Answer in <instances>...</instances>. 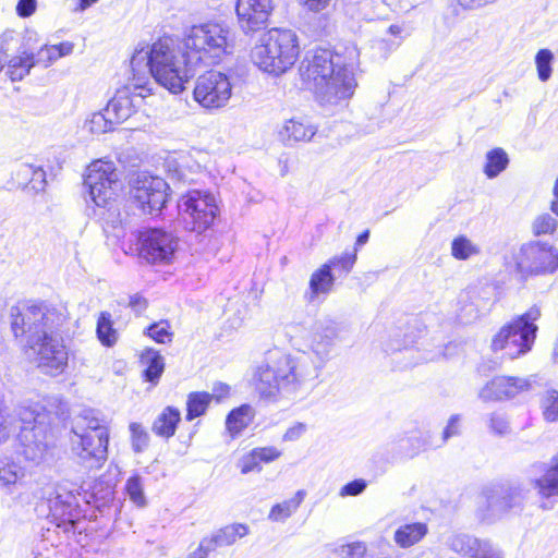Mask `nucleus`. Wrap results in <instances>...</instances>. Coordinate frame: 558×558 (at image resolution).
<instances>
[{"mask_svg":"<svg viewBox=\"0 0 558 558\" xmlns=\"http://www.w3.org/2000/svg\"><path fill=\"white\" fill-rule=\"evenodd\" d=\"M509 165L507 153L499 147L493 148L486 153L484 173L488 179L497 178Z\"/></svg>","mask_w":558,"mask_h":558,"instance_id":"72a5a7b5","label":"nucleus"},{"mask_svg":"<svg viewBox=\"0 0 558 558\" xmlns=\"http://www.w3.org/2000/svg\"><path fill=\"white\" fill-rule=\"evenodd\" d=\"M531 388L527 378L518 376H496L489 380L478 393L483 401H500L511 399Z\"/></svg>","mask_w":558,"mask_h":558,"instance_id":"412c9836","label":"nucleus"},{"mask_svg":"<svg viewBox=\"0 0 558 558\" xmlns=\"http://www.w3.org/2000/svg\"><path fill=\"white\" fill-rule=\"evenodd\" d=\"M489 428L494 434L499 436L508 434L509 423L505 414L499 412L492 413L489 417Z\"/></svg>","mask_w":558,"mask_h":558,"instance_id":"603ef678","label":"nucleus"},{"mask_svg":"<svg viewBox=\"0 0 558 558\" xmlns=\"http://www.w3.org/2000/svg\"><path fill=\"white\" fill-rule=\"evenodd\" d=\"M482 543L481 539L465 533H457L447 537L446 545L454 553L472 558L478 546Z\"/></svg>","mask_w":558,"mask_h":558,"instance_id":"7c9ffc66","label":"nucleus"},{"mask_svg":"<svg viewBox=\"0 0 558 558\" xmlns=\"http://www.w3.org/2000/svg\"><path fill=\"white\" fill-rule=\"evenodd\" d=\"M181 422V412L178 408L168 405L155 418L151 430L155 435L169 439L171 438Z\"/></svg>","mask_w":558,"mask_h":558,"instance_id":"393cba45","label":"nucleus"},{"mask_svg":"<svg viewBox=\"0 0 558 558\" xmlns=\"http://www.w3.org/2000/svg\"><path fill=\"white\" fill-rule=\"evenodd\" d=\"M118 175L111 162L94 161L84 175V186L89 199L99 208L111 209Z\"/></svg>","mask_w":558,"mask_h":558,"instance_id":"4468645a","label":"nucleus"},{"mask_svg":"<svg viewBox=\"0 0 558 558\" xmlns=\"http://www.w3.org/2000/svg\"><path fill=\"white\" fill-rule=\"evenodd\" d=\"M118 125L113 122L112 117L108 114V109L93 113L92 118L86 121L85 128L93 134H102L112 131Z\"/></svg>","mask_w":558,"mask_h":558,"instance_id":"a19ab883","label":"nucleus"},{"mask_svg":"<svg viewBox=\"0 0 558 558\" xmlns=\"http://www.w3.org/2000/svg\"><path fill=\"white\" fill-rule=\"evenodd\" d=\"M34 169L35 166L31 163L20 165L19 169L16 170V179L23 180V183L26 185V183L29 182V178L33 174Z\"/></svg>","mask_w":558,"mask_h":558,"instance_id":"69168bd1","label":"nucleus"},{"mask_svg":"<svg viewBox=\"0 0 558 558\" xmlns=\"http://www.w3.org/2000/svg\"><path fill=\"white\" fill-rule=\"evenodd\" d=\"M316 132L317 129L314 125L291 119L286 122L283 129L280 131V136L287 145H292V143L296 142L311 141Z\"/></svg>","mask_w":558,"mask_h":558,"instance_id":"cd10ccee","label":"nucleus"},{"mask_svg":"<svg viewBox=\"0 0 558 558\" xmlns=\"http://www.w3.org/2000/svg\"><path fill=\"white\" fill-rule=\"evenodd\" d=\"M129 430L131 434L132 450L135 453L144 452L148 448L150 441L148 432L141 423L137 422L130 423Z\"/></svg>","mask_w":558,"mask_h":558,"instance_id":"37998d69","label":"nucleus"},{"mask_svg":"<svg viewBox=\"0 0 558 558\" xmlns=\"http://www.w3.org/2000/svg\"><path fill=\"white\" fill-rule=\"evenodd\" d=\"M81 497V486L69 481L58 483L48 497L51 522L68 537L75 534L80 520L84 518Z\"/></svg>","mask_w":558,"mask_h":558,"instance_id":"1a4fd4ad","label":"nucleus"},{"mask_svg":"<svg viewBox=\"0 0 558 558\" xmlns=\"http://www.w3.org/2000/svg\"><path fill=\"white\" fill-rule=\"evenodd\" d=\"M460 5L465 9H477L486 4L495 3L497 0H458Z\"/></svg>","mask_w":558,"mask_h":558,"instance_id":"774afa93","label":"nucleus"},{"mask_svg":"<svg viewBox=\"0 0 558 558\" xmlns=\"http://www.w3.org/2000/svg\"><path fill=\"white\" fill-rule=\"evenodd\" d=\"M233 84L227 73L210 70L196 78L193 99L206 110L226 107L232 96Z\"/></svg>","mask_w":558,"mask_h":558,"instance_id":"ddd939ff","label":"nucleus"},{"mask_svg":"<svg viewBox=\"0 0 558 558\" xmlns=\"http://www.w3.org/2000/svg\"><path fill=\"white\" fill-rule=\"evenodd\" d=\"M46 184L47 180L45 170L41 167H35L33 174L29 178V182L26 183V187L38 193L45 190Z\"/></svg>","mask_w":558,"mask_h":558,"instance_id":"5fc2aeb1","label":"nucleus"},{"mask_svg":"<svg viewBox=\"0 0 558 558\" xmlns=\"http://www.w3.org/2000/svg\"><path fill=\"white\" fill-rule=\"evenodd\" d=\"M345 327L332 319H319L311 343V352L286 354L279 349L268 350L253 372L252 385L260 399L276 402L292 400L308 389L330 357L337 341L343 339Z\"/></svg>","mask_w":558,"mask_h":558,"instance_id":"f257e3e1","label":"nucleus"},{"mask_svg":"<svg viewBox=\"0 0 558 558\" xmlns=\"http://www.w3.org/2000/svg\"><path fill=\"white\" fill-rule=\"evenodd\" d=\"M308 10L319 12L328 7L331 0H300Z\"/></svg>","mask_w":558,"mask_h":558,"instance_id":"338daca9","label":"nucleus"},{"mask_svg":"<svg viewBox=\"0 0 558 558\" xmlns=\"http://www.w3.org/2000/svg\"><path fill=\"white\" fill-rule=\"evenodd\" d=\"M36 354L40 371L50 376H58L68 367L69 351L61 333L47 337L38 343H26Z\"/></svg>","mask_w":558,"mask_h":558,"instance_id":"dca6fc26","label":"nucleus"},{"mask_svg":"<svg viewBox=\"0 0 558 558\" xmlns=\"http://www.w3.org/2000/svg\"><path fill=\"white\" fill-rule=\"evenodd\" d=\"M35 65V53L23 50L8 61L7 74L12 82H19L27 76Z\"/></svg>","mask_w":558,"mask_h":558,"instance_id":"c85d7f7f","label":"nucleus"},{"mask_svg":"<svg viewBox=\"0 0 558 558\" xmlns=\"http://www.w3.org/2000/svg\"><path fill=\"white\" fill-rule=\"evenodd\" d=\"M541 317V310L533 305L525 313L504 326L493 338L492 349L505 351L509 359H515L527 353L536 339L538 327L535 322Z\"/></svg>","mask_w":558,"mask_h":558,"instance_id":"0eeeda50","label":"nucleus"},{"mask_svg":"<svg viewBox=\"0 0 558 558\" xmlns=\"http://www.w3.org/2000/svg\"><path fill=\"white\" fill-rule=\"evenodd\" d=\"M558 226V221L549 214H543L535 218L533 222V232L535 235L553 233Z\"/></svg>","mask_w":558,"mask_h":558,"instance_id":"09e8293b","label":"nucleus"},{"mask_svg":"<svg viewBox=\"0 0 558 558\" xmlns=\"http://www.w3.org/2000/svg\"><path fill=\"white\" fill-rule=\"evenodd\" d=\"M11 330L15 338L24 337L25 343H38L47 337L61 333L64 311L47 301H34L12 306Z\"/></svg>","mask_w":558,"mask_h":558,"instance_id":"20e7f679","label":"nucleus"},{"mask_svg":"<svg viewBox=\"0 0 558 558\" xmlns=\"http://www.w3.org/2000/svg\"><path fill=\"white\" fill-rule=\"evenodd\" d=\"M274 9V0H236L235 14L241 31L250 35L264 29Z\"/></svg>","mask_w":558,"mask_h":558,"instance_id":"6ab92c4d","label":"nucleus"},{"mask_svg":"<svg viewBox=\"0 0 558 558\" xmlns=\"http://www.w3.org/2000/svg\"><path fill=\"white\" fill-rule=\"evenodd\" d=\"M418 336L414 331V328L407 323L405 328L398 327L389 336V339L384 343V351L387 354L402 353L408 355L407 362L398 361L401 364L400 367L413 366L417 361L413 360L412 347L416 342Z\"/></svg>","mask_w":558,"mask_h":558,"instance_id":"5701e85b","label":"nucleus"},{"mask_svg":"<svg viewBox=\"0 0 558 558\" xmlns=\"http://www.w3.org/2000/svg\"><path fill=\"white\" fill-rule=\"evenodd\" d=\"M428 532L426 523L413 522L400 525L393 534V541L401 548H409L418 543Z\"/></svg>","mask_w":558,"mask_h":558,"instance_id":"bb28decb","label":"nucleus"},{"mask_svg":"<svg viewBox=\"0 0 558 558\" xmlns=\"http://www.w3.org/2000/svg\"><path fill=\"white\" fill-rule=\"evenodd\" d=\"M37 8V0H19L16 4V14L20 17H29Z\"/></svg>","mask_w":558,"mask_h":558,"instance_id":"052dcab7","label":"nucleus"},{"mask_svg":"<svg viewBox=\"0 0 558 558\" xmlns=\"http://www.w3.org/2000/svg\"><path fill=\"white\" fill-rule=\"evenodd\" d=\"M73 434H92L101 439L109 437V428L105 417H100L95 410H84L82 414L75 420L72 426Z\"/></svg>","mask_w":558,"mask_h":558,"instance_id":"b1692460","label":"nucleus"},{"mask_svg":"<svg viewBox=\"0 0 558 558\" xmlns=\"http://www.w3.org/2000/svg\"><path fill=\"white\" fill-rule=\"evenodd\" d=\"M72 442L81 463L88 470L100 469L108 459L109 437L100 439L92 434H73Z\"/></svg>","mask_w":558,"mask_h":558,"instance_id":"aec40b11","label":"nucleus"},{"mask_svg":"<svg viewBox=\"0 0 558 558\" xmlns=\"http://www.w3.org/2000/svg\"><path fill=\"white\" fill-rule=\"evenodd\" d=\"M57 59L70 56L74 50V44L71 41H62L57 45H51Z\"/></svg>","mask_w":558,"mask_h":558,"instance_id":"0e129e2a","label":"nucleus"},{"mask_svg":"<svg viewBox=\"0 0 558 558\" xmlns=\"http://www.w3.org/2000/svg\"><path fill=\"white\" fill-rule=\"evenodd\" d=\"M119 474L118 465H110L108 474L101 475L94 482L89 490L84 492L82 497L85 502L92 505L100 512L110 507L114 500Z\"/></svg>","mask_w":558,"mask_h":558,"instance_id":"4be33fe9","label":"nucleus"},{"mask_svg":"<svg viewBox=\"0 0 558 558\" xmlns=\"http://www.w3.org/2000/svg\"><path fill=\"white\" fill-rule=\"evenodd\" d=\"M21 468L8 460H0V482L3 485L15 484L20 477Z\"/></svg>","mask_w":558,"mask_h":558,"instance_id":"de8ad7c7","label":"nucleus"},{"mask_svg":"<svg viewBox=\"0 0 558 558\" xmlns=\"http://www.w3.org/2000/svg\"><path fill=\"white\" fill-rule=\"evenodd\" d=\"M141 363L145 366L142 377L145 381L156 386L165 371V360L159 351L146 348L141 354Z\"/></svg>","mask_w":558,"mask_h":558,"instance_id":"a878e982","label":"nucleus"},{"mask_svg":"<svg viewBox=\"0 0 558 558\" xmlns=\"http://www.w3.org/2000/svg\"><path fill=\"white\" fill-rule=\"evenodd\" d=\"M184 49L187 51V62L193 66L204 59L217 62L226 54L232 53L234 37L227 24L208 22L193 25L185 34Z\"/></svg>","mask_w":558,"mask_h":558,"instance_id":"423d86ee","label":"nucleus"},{"mask_svg":"<svg viewBox=\"0 0 558 558\" xmlns=\"http://www.w3.org/2000/svg\"><path fill=\"white\" fill-rule=\"evenodd\" d=\"M129 306L135 312V314L140 315L146 310L147 301L141 294L135 293L130 296Z\"/></svg>","mask_w":558,"mask_h":558,"instance_id":"680f3d73","label":"nucleus"},{"mask_svg":"<svg viewBox=\"0 0 558 558\" xmlns=\"http://www.w3.org/2000/svg\"><path fill=\"white\" fill-rule=\"evenodd\" d=\"M367 487V481L364 478H355L353 481L348 482L344 484L339 495L341 497H349V496H359L361 495Z\"/></svg>","mask_w":558,"mask_h":558,"instance_id":"3c124183","label":"nucleus"},{"mask_svg":"<svg viewBox=\"0 0 558 558\" xmlns=\"http://www.w3.org/2000/svg\"><path fill=\"white\" fill-rule=\"evenodd\" d=\"M460 422H461V416L459 414H452L449 417L447 425L445 426V428L441 433V441H440V444L436 445L435 448L441 447L452 437L460 435V433H461Z\"/></svg>","mask_w":558,"mask_h":558,"instance_id":"8fccbe9b","label":"nucleus"},{"mask_svg":"<svg viewBox=\"0 0 558 558\" xmlns=\"http://www.w3.org/2000/svg\"><path fill=\"white\" fill-rule=\"evenodd\" d=\"M186 49L178 56L171 37L155 41L147 51L135 49L130 66L135 76L142 69H147L155 81L173 94L185 89V84L194 76L193 63L187 62Z\"/></svg>","mask_w":558,"mask_h":558,"instance_id":"7ed1b4c3","label":"nucleus"},{"mask_svg":"<svg viewBox=\"0 0 558 558\" xmlns=\"http://www.w3.org/2000/svg\"><path fill=\"white\" fill-rule=\"evenodd\" d=\"M534 485L545 498L558 496V453L551 459V465L545 474L534 480Z\"/></svg>","mask_w":558,"mask_h":558,"instance_id":"2f4dec72","label":"nucleus"},{"mask_svg":"<svg viewBox=\"0 0 558 558\" xmlns=\"http://www.w3.org/2000/svg\"><path fill=\"white\" fill-rule=\"evenodd\" d=\"M239 466L241 469L242 474L262 471V466L253 449L247 454L241 458V460L239 461Z\"/></svg>","mask_w":558,"mask_h":558,"instance_id":"864d4df0","label":"nucleus"},{"mask_svg":"<svg viewBox=\"0 0 558 558\" xmlns=\"http://www.w3.org/2000/svg\"><path fill=\"white\" fill-rule=\"evenodd\" d=\"M248 534V526L243 523H234L227 525L218 530L215 535L218 539V544L223 546H230L236 542V539L244 537Z\"/></svg>","mask_w":558,"mask_h":558,"instance_id":"58836bf2","label":"nucleus"},{"mask_svg":"<svg viewBox=\"0 0 558 558\" xmlns=\"http://www.w3.org/2000/svg\"><path fill=\"white\" fill-rule=\"evenodd\" d=\"M515 269L523 281L533 276L551 275L558 270V248L542 241L525 243L515 256Z\"/></svg>","mask_w":558,"mask_h":558,"instance_id":"9b49d317","label":"nucleus"},{"mask_svg":"<svg viewBox=\"0 0 558 558\" xmlns=\"http://www.w3.org/2000/svg\"><path fill=\"white\" fill-rule=\"evenodd\" d=\"M124 490L130 500L137 507L143 508L147 505L144 493V480L138 473L132 474L126 480Z\"/></svg>","mask_w":558,"mask_h":558,"instance_id":"4c0bfd02","label":"nucleus"},{"mask_svg":"<svg viewBox=\"0 0 558 558\" xmlns=\"http://www.w3.org/2000/svg\"><path fill=\"white\" fill-rule=\"evenodd\" d=\"M429 439L430 435L428 433H420L418 435L402 438L399 441L400 453L413 458L421 451L433 447Z\"/></svg>","mask_w":558,"mask_h":558,"instance_id":"c9c22d12","label":"nucleus"},{"mask_svg":"<svg viewBox=\"0 0 558 558\" xmlns=\"http://www.w3.org/2000/svg\"><path fill=\"white\" fill-rule=\"evenodd\" d=\"M58 59L54 54V51L50 46L45 45L43 46L38 52L35 54V62L37 64L44 65V68L50 66L53 62H56Z\"/></svg>","mask_w":558,"mask_h":558,"instance_id":"6e6d98bb","label":"nucleus"},{"mask_svg":"<svg viewBox=\"0 0 558 558\" xmlns=\"http://www.w3.org/2000/svg\"><path fill=\"white\" fill-rule=\"evenodd\" d=\"M336 554L341 558H367V548L363 542H353L339 546Z\"/></svg>","mask_w":558,"mask_h":558,"instance_id":"49530a36","label":"nucleus"},{"mask_svg":"<svg viewBox=\"0 0 558 558\" xmlns=\"http://www.w3.org/2000/svg\"><path fill=\"white\" fill-rule=\"evenodd\" d=\"M96 335L102 345L110 348L116 344L118 340V332L113 327V320L109 312H101L99 314Z\"/></svg>","mask_w":558,"mask_h":558,"instance_id":"e433bc0d","label":"nucleus"},{"mask_svg":"<svg viewBox=\"0 0 558 558\" xmlns=\"http://www.w3.org/2000/svg\"><path fill=\"white\" fill-rule=\"evenodd\" d=\"M554 60L555 56L548 48H542L536 52L534 61L541 82L545 83L551 77Z\"/></svg>","mask_w":558,"mask_h":558,"instance_id":"ea45409f","label":"nucleus"},{"mask_svg":"<svg viewBox=\"0 0 558 558\" xmlns=\"http://www.w3.org/2000/svg\"><path fill=\"white\" fill-rule=\"evenodd\" d=\"M254 417V410L250 404H241L232 409L226 417V427L232 437L246 428Z\"/></svg>","mask_w":558,"mask_h":558,"instance_id":"c756f323","label":"nucleus"},{"mask_svg":"<svg viewBox=\"0 0 558 558\" xmlns=\"http://www.w3.org/2000/svg\"><path fill=\"white\" fill-rule=\"evenodd\" d=\"M357 255L355 253L343 252L339 256H333L317 268L311 276L308 281V292L305 296L308 302L315 301L319 295H327L332 291L336 277L348 275L355 262Z\"/></svg>","mask_w":558,"mask_h":558,"instance_id":"2eb2a0df","label":"nucleus"},{"mask_svg":"<svg viewBox=\"0 0 558 558\" xmlns=\"http://www.w3.org/2000/svg\"><path fill=\"white\" fill-rule=\"evenodd\" d=\"M178 216L184 230L203 234L213 227L219 207L210 192L190 190L178 201Z\"/></svg>","mask_w":558,"mask_h":558,"instance_id":"6e6552de","label":"nucleus"},{"mask_svg":"<svg viewBox=\"0 0 558 558\" xmlns=\"http://www.w3.org/2000/svg\"><path fill=\"white\" fill-rule=\"evenodd\" d=\"M217 547H221L218 544V539L215 533L210 537H204L195 551H199L204 557H208L209 553L214 551Z\"/></svg>","mask_w":558,"mask_h":558,"instance_id":"bf43d9fd","label":"nucleus"},{"mask_svg":"<svg viewBox=\"0 0 558 558\" xmlns=\"http://www.w3.org/2000/svg\"><path fill=\"white\" fill-rule=\"evenodd\" d=\"M542 411L544 420L548 423L558 422V391L547 390L542 398Z\"/></svg>","mask_w":558,"mask_h":558,"instance_id":"a18cd8bd","label":"nucleus"},{"mask_svg":"<svg viewBox=\"0 0 558 558\" xmlns=\"http://www.w3.org/2000/svg\"><path fill=\"white\" fill-rule=\"evenodd\" d=\"M259 464L263 463H270L278 459L281 456L280 450H278L276 447H258L253 449Z\"/></svg>","mask_w":558,"mask_h":558,"instance_id":"4d7b16f0","label":"nucleus"},{"mask_svg":"<svg viewBox=\"0 0 558 558\" xmlns=\"http://www.w3.org/2000/svg\"><path fill=\"white\" fill-rule=\"evenodd\" d=\"M304 497L305 492L300 489L292 498L274 505L268 515L269 520L280 522L290 518L298 510Z\"/></svg>","mask_w":558,"mask_h":558,"instance_id":"473e14b6","label":"nucleus"},{"mask_svg":"<svg viewBox=\"0 0 558 558\" xmlns=\"http://www.w3.org/2000/svg\"><path fill=\"white\" fill-rule=\"evenodd\" d=\"M485 496L489 522L510 512L521 511L525 499L521 485L512 483L494 485L486 490Z\"/></svg>","mask_w":558,"mask_h":558,"instance_id":"a211bd4d","label":"nucleus"},{"mask_svg":"<svg viewBox=\"0 0 558 558\" xmlns=\"http://www.w3.org/2000/svg\"><path fill=\"white\" fill-rule=\"evenodd\" d=\"M144 335L153 339L157 343H170L173 338L170 323L166 319L149 324L144 329Z\"/></svg>","mask_w":558,"mask_h":558,"instance_id":"79ce46f5","label":"nucleus"},{"mask_svg":"<svg viewBox=\"0 0 558 558\" xmlns=\"http://www.w3.org/2000/svg\"><path fill=\"white\" fill-rule=\"evenodd\" d=\"M211 402V395L206 391H195L187 396L186 400V421H193L204 415Z\"/></svg>","mask_w":558,"mask_h":558,"instance_id":"f704fd0d","label":"nucleus"},{"mask_svg":"<svg viewBox=\"0 0 558 558\" xmlns=\"http://www.w3.org/2000/svg\"><path fill=\"white\" fill-rule=\"evenodd\" d=\"M179 247V239L163 228H143L136 233V251L149 264H169Z\"/></svg>","mask_w":558,"mask_h":558,"instance_id":"f8f14e48","label":"nucleus"},{"mask_svg":"<svg viewBox=\"0 0 558 558\" xmlns=\"http://www.w3.org/2000/svg\"><path fill=\"white\" fill-rule=\"evenodd\" d=\"M477 253L478 248L465 235H459L451 242V254L459 260H465Z\"/></svg>","mask_w":558,"mask_h":558,"instance_id":"c03bdc74","label":"nucleus"},{"mask_svg":"<svg viewBox=\"0 0 558 558\" xmlns=\"http://www.w3.org/2000/svg\"><path fill=\"white\" fill-rule=\"evenodd\" d=\"M145 83H132L117 89L114 96L108 101L106 108L113 122L120 124L132 117L151 95V88Z\"/></svg>","mask_w":558,"mask_h":558,"instance_id":"f3484780","label":"nucleus"},{"mask_svg":"<svg viewBox=\"0 0 558 558\" xmlns=\"http://www.w3.org/2000/svg\"><path fill=\"white\" fill-rule=\"evenodd\" d=\"M357 59L355 46L345 47L344 54L338 50L316 48L306 54L300 72L304 80L315 83V94L320 104L336 105L354 94Z\"/></svg>","mask_w":558,"mask_h":558,"instance_id":"f03ea898","label":"nucleus"},{"mask_svg":"<svg viewBox=\"0 0 558 558\" xmlns=\"http://www.w3.org/2000/svg\"><path fill=\"white\" fill-rule=\"evenodd\" d=\"M170 186L160 177L138 174L130 190V203L143 215L158 217L166 207Z\"/></svg>","mask_w":558,"mask_h":558,"instance_id":"9d476101","label":"nucleus"},{"mask_svg":"<svg viewBox=\"0 0 558 558\" xmlns=\"http://www.w3.org/2000/svg\"><path fill=\"white\" fill-rule=\"evenodd\" d=\"M300 54L296 33L275 27L266 32L251 52L252 61L262 71L280 75L294 65Z\"/></svg>","mask_w":558,"mask_h":558,"instance_id":"39448f33","label":"nucleus"},{"mask_svg":"<svg viewBox=\"0 0 558 558\" xmlns=\"http://www.w3.org/2000/svg\"><path fill=\"white\" fill-rule=\"evenodd\" d=\"M472 558H502L501 551L494 547L489 542L482 541L478 550Z\"/></svg>","mask_w":558,"mask_h":558,"instance_id":"13d9d810","label":"nucleus"},{"mask_svg":"<svg viewBox=\"0 0 558 558\" xmlns=\"http://www.w3.org/2000/svg\"><path fill=\"white\" fill-rule=\"evenodd\" d=\"M229 393H230L229 385L221 383V381L215 383L213 386V392L210 393L211 400L215 399L217 402H220L221 400L227 398L229 396Z\"/></svg>","mask_w":558,"mask_h":558,"instance_id":"e2e57ef3","label":"nucleus"}]
</instances>
